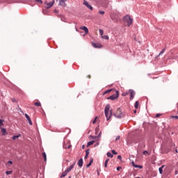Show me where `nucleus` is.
Returning a JSON list of instances; mask_svg holds the SVG:
<instances>
[{
    "label": "nucleus",
    "mask_w": 178,
    "mask_h": 178,
    "mask_svg": "<svg viewBox=\"0 0 178 178\" xmlns=\"http://www.w3.org/2000/svg\"><path fill=\"white\" fill-rule=\"evenodd\" d=\"M36 2H39V3H42V0H35Z\"/></svg>",
    "instance_id": "4c0bfd02"
},
{
    "label": "nucleus",
    "mask_w": 178,
    "mask_h": 178,
    "mask_svg": "<svg viewBox=\"0 0 178 178\" xmlns=\"http://www.w3.org/2000/svg\"><path fill=\"white\" fill-rule=\"evenodd\" d=\"M91 165H92V164L89 163L86 165V167L90 168V166H91Z\"/></svg>",
    "instance_id": "a18cd8bd"
},
{
    "label": "nucleus",
    "mask_w": 178,
    "mask_h": 178,
    "mask_svg": "<svg viewBox=\"0 0 178 178\" xmlns=\"http://www.w3.org/2000/svg\"><path fill=\"white\" fill-rule=\"evenodd\" d=\"M1 134L2 136H6L8 134V132L6 131V129L5 128H1Z\"/></svg>",
    "instance_id": "f8f14e48"
},
{
    "label": "nucleus",
    "mask_w": 178,
    "mask_h": 178,
    "mask_svg": "<svg viewBox=\"0 0 178 178\" xmlns=\"http://www.w3.org/2000/svg\"><path fill=\"white\" fill-rule=\"evenodd\" d=\"M102 38H103V40H109V36L102 35Z\"/></svg>",
    "instance_id": "b1692460"
},
{
    "label": "nucleus",
    "mask_w": 178,
    "mask_h": 178,
    "mask_svg": "<svg viewBox=\"0 0 178 178\" xmlns=\"http://www.w3.org/2000/svg\"><path fill=\"white\" fill-rule=\"evenodd\" d=\"M134 113H137V110H135V111H134Z\"/></svg>",
    "instance_id": "864d4df0"
},
{
    "label": "nucleus",
    "mask_w": 178,
    "mask_h": 178,
    "mask_svg": "<svg viewBox=\"0 0 178 178\" xmlns=\"http://www.w3.org/2000/svg\"><path fill=\"white\" fill-rule=\"evenodd\" d=\"M67 0H59V5L60 6H63V8H65L66 6V1Z\"/></svg>",
    "instance_id": "0eeeda50"
},
{
    "label": "nucleus",
    "mask_w": 178,
    "mask_h": 178,
    "mask_svg": "<svg viewBox=\"0 0 178 178\" xmlns=\"http://www.w3.org/2000/svg\"><path fill=\"white\" fill-rule=\"evenodd\" d=\"M22 135L21 134H18L17 136H13V140H16V138H19V137H21Z\"/></svg>",
    "instance_id": "4be33fe9"
},
{
    "label": "nucleus",
    "mask_w": 178,
    "mask_h": 178,
    "mask_svg": "<svg viewBox=\"0 0 178 178\" xmlns=\"http://www.w3.org/2000/svg\"><path fill=\"white\" fill-rule=\"evenodd\" d=\"M113 115L118 119H122V118H124V113L122 111V109L118 108L116 112L114 113Z\"/></svg>",
    "instance_id": "f03ea898"
},
{
    "label": "nucleus",
    "mask_w": 178,
    "mask_h": 178,
    "mask_svg": "<svg viewBox=\"0 0 178 178\" xmlns=\"http://www.w3.org/2000/svg\"><path fill=\"white\" fill-rule=\"evenodd\" d=\"M86 155H90V149H87V150H86Z\"/></svg>",
    "instance_id": "f704fd0d"
},
{
    "label": "nucleus",
    "mask_w": 178,
    "mask_h": 178,
    "mask_svg": "<svg viewBox=\"0 0 178 178\" xmlns=\"http://www.w3.org/2000/svg\"><path fill=\"white\" fill-rule=\"evenodd\" d=\"M99 128H96V129H95V131H96V134H98V131H99Z\"/></svg>",
    "instance_id": "79ce46f5"
},
{
    "label": "nucleus",
    "mask_w": 178,
    "mask_h": 178,
    "mask_svg": "<svg viewBox=\"0 0 178 178\" xmlns=\"http://www.w3.org/2000/svg\"><path fill=\"white\" fill-rule=\"evenodd\" d=\"M123 20L124 23H127V26H130L131 24H133V19L130 17L129 15H126L124 18Z\"/></svg>",
    "instance_id": "7ed1b4c3"
},
{
    "label": "nucleus",
    "mask_w": 178,
    "mask_h": 178,
    "mask_svg": "<svg viewBox=\"0 0 178 178\" xmlns=\"http://www.w3.org/2000/svg\"><path fill=\"white\" fill-rule=\"evenodd\" d=\"M129 92L130 94V99H133L134 98V95H136V92H134V90L130 89L129 90Z\"/></svg>",
    "instance_id": "423d86ee"
},
{
    "label": "nucleus",
    "mask_w": 178,
    "mask_h": 178,
    "mask_svg": "<svg viewBox=\"0 0 178 178\" xmlns=\"http://www.w3.org/2000/svg\"><path fill=\"white\" fill-rule=\"evenodd\" d=\"M87 158H88V155L86 154L85 159H87Z\"/></svg>",
    "instance_id": "3c124183"
},
{
    "label": "nucleus",
    "mask_w": 178,
    "mask_h": 178,
    "mask_svg": "<svg viewBox=\"0 0 178 178\" xmlns=\"http://www.w3.org/2000/svg\"><path fill=\"white\" fill-rule=\"evenodd\" d=\"M132 165H133L134 168H138L139 169H143V165H136L134 163V161H132Z\"/></svg>",
    "instance_id": "2eb2a0df"
},
{
    "label": "nucleus",
    "mask_w": 178,
    "mask_h": 178,
    "mask_svg": "<svg viewBox=\"0 0 178 178\" xmlns=\"http://www.w3.org/2000/svg\"><path fill=\"white\" fill-rule=\"evenodd\" d=\"M161 116V114H156V118H159Z\"/></svg>",
    "instance_id": "49530a36"
},
{
    "label": "nucleus",
    "mask_w": 178,
    "mask_h": 178,
    "mask_svg": "<svg viewBox=\"0 0 178 178\" xmlns=\"http://www.w3.org/2000/svg\"><path fill=\"white\" fill-rule=\"evenodd\" d=\"M101 135V132L99 133V136H100Z\"/></svg>",
    "instance_id": "4d7b16f0"
},
{
    "label": "nucleus",
    "mask_w": 178,
    "mask_h": 178,
    "mask_svg": "<svg viewBox=\"0 0 178 178\" xmlns=\"http://www.w3.org/2000/svg\"><path fill=\"white\" fill-rule=\"evenodd\" d=\"M68 178H72V176H70Z\"/></svg>",
    "instance_id": "6e6d98bb"
},
{
    "label": "nucleus",
    "mask_w": 178,
    "mask_h": 178,
    "mask_svg": "<svg viewBox=\"0 0 178 178\" xmlns=\"http://www.w3.org/2000/svg\"><path fill=\"white\" fill-rule=\"evenodd\" d=\"M13 102H16V99H12Z\"/></svg>",
    "instance_id": "09e8293b"
},
{
    "label": "nucleus",
    "mask_w": 178,
    "mask_h": 178,
    "mask_svg": "<svg viewBox=\"0 0 178 178\" xmlns=\"http://www.w3.org/2000/svg\"><path fill=\"white\" fill-rule=\"evenodd\" d=\"M78 165L79 166V168H82L83 167V159H80L79 162H78Z\"/></svg>",
    "instance_id": "dca6fc26"
},
{
    "label": "nucleus",
    "mask_w": 178,
    "mask_h": 178,
    "mask_svg": "<svg viewBox=\"0 0 178 178\" xmlns=\"http://www.w3.org/2000/svg\"><path fill=\"white\" fill-rule=\"evenodd\" d=\"M65 176H67V172L66 170L62 173L60 177H65Z\"/></svg>",
    "instance_id": "aec40b11"
},
{
    "label": "nucleus",
    "mask_w": 178,
    "mask_h": 178,
    "mask_svg": "<svg viewBox=\"0 0 178 178\" xmlns=\"http://www.w3.org/2000/svg\"><path fill=\"white\" fill-rule=\"evenodd\" d=\"M13 162L12 161H9L8 162V165H13Z\"/></svg>",
    "instance_id": "ea45409f"
},
{
    "label": "nucleus",
    "mask_w": 178,
    "mask_h": 178,
    "mask_svg": "<svg viewBox=\"0 0 178 178\" xmlns=\"http://www.w3.org/2000/svg\"><path fill=\"white\" fill-rule=\"evenodd\" d=\"M99 34H100L101 37H102V35H104V30L99 29Z\"/></svg>",
    "instance_id": "bb28decb"
},
{
    "label": "nucleus",
    "mask_w": 178,
    "mask_h": 178,
    "mask_svg": "<svg viewBox=\"0 0 178 178\" xmlns=\"http://www.w3.org/2000/svg\"><path fill=\"white\" fill-rule=\"evenodd\" d=\"M115 92V94L112 95L109 97H107V99H111V101H115V99H118L119 97V91L114 90Z\"/></svg>",
    "instance_id": "20e7f679"
},
{
    "label": "nucleus",
    "mask_w": 178,
    "mask_h": 178,
    "mask_svg": "<svg viewBox=\"0 0 178 178\" xmlns=\"http://www.w3.org/2000/svg\"><path fill=\"white\" fill-rule=\"evenodd\" d=\"M163 168H165V165H162L161 168H159V173L161 175H162L163 172Z\"/></svg>",
    "instance_id": "f3484780"
},
{
    "label": "nucleus",
    "mask_w": 178,
    "mask_h": 178,
    "mask_svg": "<svg viewBox=\"0 0 178 178\" xmlns=\"http://www.w3.org/2000/svg\"><path fill=\"white\" fill-rule=\"evenodd\" d=\"M143 155H148V151L143 152Z\"/></svg>",
    "instance_id": "58836bf2"
},
{
    "label": "nucleus",
    "mask_w": 178,
    "mask_h": 178,
    "mask_svg": "<svg viewBox=\"0 0 178 178\" xmlns=\"http://www.w3.org/2000/svg\"><path fill=\"white\" fill-rule=\"evenodd\" d=\"M6 175H12V171H6Z\"/></svg>",
    "instance_id": "e433bc0d"
},
{
    "label": "nucleus",
    "mask_w": 178,
    "mask_h": 178,
    "mask_svg": "<svg viewBox=\"0 0 178 178\" xmlns=\"http://www.w3.org/2000/svg\"><path fill=\"white\" fill-rule=\"evenodd\" d=\"M92 138H97V136H90Z\"/></svg>",
    "instance_id": "603ef678"
},
{
    "label": "nucleus",
    "mask_w": 178,
    "mask_h": 178,
    "mask_svg": "<svg viewBox=\"0 0 178 178\" xmlns=\"http://www.w3.org/2000/svg\"><path fill=\"white\" fill-rule=\"evenodd\" d=\"M118 159H122V156L118 155Z\"/></svg>",
    "instance_id": "c03bdc74"
},
{
    "label": "nucleus",
    "mask_w": 178,
    "mask_h": 178,
    "mask_svg": "<svg viewBox=\"0 0 178 178\" xmlns=\"http://www.w3.org/2000/svg\"><path fill=\"white\" fill-rule=\"evenodd\" d=\"M83 5H85V6H86V8H88V9H90V10H92V7L91 6V5L88 4V2L84 1Z\"/></svg>",
    "instance_id": "1a4fd4ad"
},
{
    "label": "nucleus",
    "mask_w": 178,
    "mask_h": 178,
    "mask_svg": "<svg viewBox=\"0 0 178 178\" xmlns=\"http://www.w3.org/2000/svg\"><path fill=\"white\" fill-rule=\"evenodd\" d=\"M95 143V140H92L88 143L87 147H90V145H92Z\"/></svg>",
    "instance_id": "6ab92c4d"
},
{
    "label": "nucleus",
    "mask_w": 178,
    "mask_h": 178,
    "mask_svg": "<svg viewBox=\"0 0 178 178\" xmlns=\"http://www.w3.org/2000/svg\"><path fill=\"white\" fill-rule=\"evenodd\" d=\"M107 156L108 158H113V154H112V153H111V152H108L107 153Z\"/></svg>",
    "instance_id": "a878e982"
},
{
    "label": "nucleus",
    "mask_w": 178,
    "mask_h": 178,
    "mask_svg": "<svg viewBox=\"0 0 178 178\" xmlns=\"http://www.w3.org/2000/svg\"><path fill=\"white\" fill-rule=\"evenodd\" d=\"M136 178H140V177H136Z\"/></svg>",
    "instance_id": "13d9d810"
},
{
    "label": "nucleus",
    "mask_w": 178,
    "mask_h": 178,
    "mask_svg": "<svg viewBox=\"0 0 178 178\" xmlns=\"http://www.w3.org/2000/svg\"><path fill=\"white\" fill-rule=\"evenodd\" d=\"M3 126V120L0 119V129Z\"/></svg>",
    "instance_id": "c756f323"
},
{
    "label": "nucleus",
    "mask_w": 178,
    "mask_h": 178,
    "mask_svg": "<svg viewBox=\"0 0 178 178\" xmlns=\"http://www.w3.org/2000/svg\"><path fill=\"white\" fill-rule=\"evenodd\" d=\"M87 77L88 79H91V75H88Z\"/></svg>",
    "instance_id": "8fccbe9b"
},
{
    "label": "nucleus",
    "mask_w": 178,
    "mask_h": 178,
    "mask_svg": "<svg viewBox=\"0 0 178 178\" xmlns=\"http://www.w3.org/2000/svg\"><path fill=\"white\" fill-rule=\"evenodd\" d=\"M109 109H111V106L109 104H107L105 107V116L107 119V120H109L112 117V111H109Z\"/></svg>",
    "instance_id": "f257e3e1"
},
{
    "label": "nucleus",
    "mask_w": 178,
    "mask_h": 178,
    "mask_svg": "<svg viewBox=\"0 0 178 178\" xmlns=\"http://www.w3.org/2000/svg\"><path fill=\"white\" fill-rule=\"evenodd\" d=\"M93 124H95L97 123V117L95 119L92 121Z\"/></svg>",
    "instance_id": "c9c22d12"
},
{
    "label": "nucleus",
    "mask_w": 178,
    "mask_h": 178,
    "mask_svg": "<svg viewBox=\"0 0 178 178\" xmlns=\"http://www.w3.org/2000/svg\"><path fill=\"white\" fill-rule=\"evenodd\" d=\"M140 105V103L138 102V101H136V102H135V108L136 109H138V106Z\"/></svg>",
    "instance_id": "a211bd4d"
},
{
    "label": "nucleus",
    "mask_w": 178,
    "mask_h": 178,
    "mask_svg": "<svg viewBox=\"0 0 178 178\" xmlns=\"http://www.w3.org/2000/svg\"><path fill=\"white\" fill-rule=\"evenodd\" d=\"M34 105H35V106H41V103H40V102H35V103L34 104Z\"/></svg>",
    "instance_id": "cd10ccee"
},
{
    "label": "nucleus",
    "mask_w": 178,
    "mask_h": 178,
    "mask_svg": "<svg viewBox=\"0 0 178 178\" xmlns=\"http://www.w3.org/2000/svg\"><path fill=\"white\" fill-rule=\"evenodd\" d=\"M63 148H65V149H69L70 148H72V145L70 144H64L63 145Z\"/></svg>",
    "instance_id": "9b49d317"
},
{
    "label": "nucleus",
    "mask_w": 178,
    "mask_h": 178,
    "mask_svg": "<svg viewBox=\"0 0 178 178\" xmlns=\"http://www.w3.org/2000/svg\"><path fill=\"white\" fill-rule=\"evenodd\" d=\"M165 51H166V49L164 48L159 54V56H161V55H163V54L165 53Z\"/></svg>",
    "instance_id": "393cba45"
},
{
    "label": "nucleus",
    "mask_w": 178,
    "mask_h": 178,
    "mask_svg": "<svg viewBox=\"0 0 178 178\" xmlns=\"http://www.w3.org/2000/svg\"><path fill=\"white\" fill-rule=\"evenodd\" d=\"M111 152H112V154H113L114 155H118V152H116V151H115V150H112Z\"/></svg>",
    "instance_id": "72a5a7b5"
},
{
    "label": "nucleus",
    "mask_w": 178,
    "mask_h": 178,
    "mask_svg": "<svg viewBox=\"0 0 178 178\" xmlns=\"http://www.w3.org/2000/svg\"><path fill=\"white\" fill-rule=\"evenodd\" d=\"M92 47H94V48H102V44H97V43H92Z\"/></svg>",
    "instance_id": "9d476101"
},
{
    "label": "nucleus",
    "mask_w": 178,
    "mask_h": 178,
    "mask_svg": "<svg viewBox=\"0 0 178 178\" xmlns=\"http://www.w3.org/2000/svg\"><path fill=\"white\" fill-rule=\"evenodd\" d=\"M81 30H83L86 34H88V29L86 26L81 27Z\"/></svg>",
    "instance_id": "4468645a"
},
{
    "label": "nucleus",
    "mask_w": 178,
    "mask_h": 178,
    "mask_svg": "<svg viewBox=\"0 0 178 178\" xmlns=\"http://www.w3.org/2000/svg\"><path fill=\"white\" fill-rule=\"evenodd\" d=\"M115 140H116V141H118V140H120V136H117Z\"/></svg>",
    "instance_id": "37998d69"
},
{
    "label": "nucleus",
    "mask_w": 178,
    "mask_h": 178,
    "mask_svg": "<svg viewBox=\"0 0 178 178\" xmlns=\"http://www.w3.org/2000/svg\"><path fill=\"white\" fill-rule=\"evenodd\" d=\"M73 168H74V164H72L69 168H67L65 170L66 172L68 173V172H70V170H72V169H73Z\"/></svg>",
    "instance_id": "ddd939ff"
},
{
    "label": "nucleus",
    "mask_w": 178,
    "mask_h": 178,
    "mask_svg": "<svg viewBox=\"0 0 178 178\" xmlns=\"http://www.w3.org/2000/svg\"><path fill=\"white\" fill-rule=\"evenodd\" d=\"M171 118H175V119H178V116L177 115H172Z\"/></svg>",
    "instance_id": "a19ab883"
},
{
    "label": "nucleus",
    "mask_w": 178,
    "mask_h": 178,
    "mask_svg": "<svg viewBox=\"0 0 178 178\" xmlns=\"http://www.w3.org/2000/svg\"><path fill=\"white\" fill-rule=\"evenodd\" d=\"M25 117L26 118L29 124L31 126H33V122L31 121V118H30V116H29L27 113H25Z\"/></svg>",
    "instance_id": "6e6552de"
},
{
    "label": "nucleus",
    "mask_w": 178,
    "mask_h": 178,
    "mask_svg": "<svg viewBox=\"0 0 178 178\" xmlns=\"http://www.w3.org/2000/svg\"><path fill=\"white\" fill-rule=\"evenodd\" d=\"M120 169H122V167H118L117 168V170H120Z\"/></svg>",
    "instance_id": "de8ad7c7"
},
{
    "label": "nucleus",
    "mask_w": 178,
    "mask_h": 178,
    "mask_svg": "<svg viewBox=\"0 0 178 178\" xmlns=\"http://www.w3.org/2000/svg\"><path fill=\"white\" fill-rule=\"evenodd\" d=\"M99 15H105V11L99 10Z\"/></svg>",
    "instance_id": "7c9ffc66"
},
{
    "label": "nucleus",
    "mask_w": 178,
    "mask_h": 178,
    "mask_svg": "<svg viewBox=\"0 0 178 178\" xmlns=\"http://www.w3.org/2000/svg\"><path fill=\"white\" fill-rule=\"evenodd\" d=\"M129 92H123L122 94V97H126V95H129Z\"/></svg>",
    "instance_id": "c85d7f7f"
},
{
    "label": "nucleus",
    "mask_w": 178,
    "mask_h": 178,
    "mask_svg": "<svg viewBox=\"0 0 178 178\" xmlns=\"http://www.w3.org/2000/svg\"><path fill=\"white\" fill-rule=\"evenodd\" d=\"M93 162H94V159L90 158V163H90L91 165H92Z\"/></svg>",
    "instance_id": "473e14b6"
},
{
    "label": "nucleus",
    "mask_w": 178,
    "mask_h": 178,
    "mask_svg": "<svg viewBox=\"0 0 178 178\" xmlns=\"http://www.w3.org/2000/svg\"><path fill=\"white\" fill-rule=\"evenodd\" d=\"M108 162H109V159H107L104 163V168H108Z\"/></svg>",
    "instance_id": "5701e85b"
},
{
    "label": "nucleus",
    "mask_w": 178,
    "mask_h": 178,
    "mask_svg": "<svg viewBox=\"0 0 178 178\" xmlns=\"http://www.w3.org/2000/svg\"><path fill=\"white\" fill-rule=\"evenodd\" d=\"M111 91H113V90L112 89L108 90L106 92H104V94H108V92H111Z\"/></svg>",
    "instance_id": "2f4dec72"
},
{
    "label": "nucleus",
    "mask_w": 178,
    "mask_h": 178,
    "mask_svg": "<svg viewBox=\"0 0 178 178\" xmlns=\"http://www.w3.org/2000/svg\"><path fill=\"white\" fill-rule=\"evenodd\" d=\"M54 3H55V0H53L51 2L48 3V1L44 2V5H46L47 9H49L54 6Z\"/></svg>",
    "instance_id": "39448f33"
},
{
    "label": "nucleus",
    "mask_w": 178,
    "mask_h": 178,
    "mask_svg": "<svg viewBox=\"0 0 178 178\" xmlns=\"http://www.w3.org/2000/svg\"><path fill=\"white\" fill-rule=\"evenodd\" d=\"M42 156L44 158V162H47V154H45V152L42 153Z\"/></svg>",
    "instance_id": "412c9836"
},
{
    "label": "nucleus",
    "mask_w": 178,
    "mask_h": 178,
    "mask_svg": "<svg viewBox=\"0 0 178 178\" xmlns=\"http://www.w3.org/2000/svg\"><path fill=\"white\" fill-rule=\"evenodd\" d=\"M82 148L84 149V145L82 146Z\"/></svg>",
    "instance_id": "5fc2aeb1"
}]
</instances>
